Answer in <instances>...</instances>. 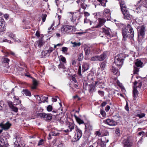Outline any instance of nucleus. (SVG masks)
<instances>
[{
	"mask_svg": "<svg viewBox=\"0 0 147 147\" xmlns=\"http://www.w3.org/2000/svg\"><path fill=\"white\" fill-rule=\"evenodd\" d=\"M145 115V114L144 113H142L141 114H137V116L139 117L140 118H141L143 117H144Z\"/></svg>",
	"mask_w": 147,
	"mask_h": 147,
	"instance_id": "nucleus-50",
	"label": "nucleus"
},
{
	"mask_svg": "<svg viewBox=\"0 0 147 147\" xmlns=\"http://www.w3.org/2000/svg\"><path fill=\"white\" fill-rule=\"evenodd\" d=\"M74 117L76 118V121L79 124L84 123L85 125L86 128H87V125L86 123H84V122L83 120H82L81 119L77 117L75 115H74Z\"/></svg>",
	"mask_w": 147,
	"mask_h": 147,
	"instance_id": "nucleus-19",
	"label": "nucleus"
},
{
	"mask_svg": "<svg viewBox=\"0 0 147 147\" xmlns=\"http://www.w3.org/2000/svg\"><path fill=\"white\" fill-rule=\"evenodd\" d=\"M124 15V18L127 20H130L131 18V15L129 13V11L123 14Z\"/></svg>",
	"mask_w": 147,
	"mask_h": 147,
	"instance_id": "nucleus-23",
	"label": "nucleus"
},
{
	"mask_svg": "<svg viewBox=\"0 0 147 147\" xmlns=\"http://www.w3.org/2000/svg\"><path fill=\"white\" fill-rule=\"evenodd\" d=\"M11 109H12L13 111H14L15 112H17L18 111V108L17 107H15L14 106H13Z\"/></svg>",
	"mask_w": 147,
	"mask_h": 147,
	"instance_id": "nucleus-47",
	"label": "nucleus"
},
{
	"mask_svg": "<svg viewBox=\"0 0 147 147\" xmlns=\"http://www.w3.org/2000/svg\"><path fill=\"white\" fill-rule=\"evenodd\" d=\"M54 50L53 48L52 47H50L49 48V49L47 50V52H48V53L49 54V55Z\"/></svg>",
	"mask_w": 147,
	"mask_h": 147,
	"instance_id": "nucleus-49",
	"label": "nucleus"
},
{
	"mask_svg": "<svg viewBox=\"0 0 147 147\" xmlns=\"http://www.w3.org/2000/svg\"><path fill=\"white\" fill-rule=\"evenodd\" d=\"M11 125L8 122H7V123L5 124L2 123L0 124V126L1 127V128L3 129L4 130H7L8 129Z\"/></svg>",
	"mask_w": 147,
	"mask_h": 147,
	"instance_id": "nucleus-14",
	"label": "nucleus"
},
{
	"mask_svg": "<svg viewBox=\"0 0 147 147\" xmlns=\"http://www.w3.org/2000/svg\"><path fill=\"white\" fill-rule=\"evenodd\" d=\"M134 69L133 70V73L134 74H138V72L139 71V70L140 68L139 67H136L134 66Z\"/></svg>",
	"mask_w": 147,
	"mask_h": 147,
	"instance_id": "nucleus-31",
	"label": "nucleus"
},
{
	"mask_svg": "<svg viewBox=\"0 0 147 147\" xmlns=\"http://www.w3.org/2000/svg\"><path fill=\"white\" fill-rule=\"evenodd\" d=\"M79 69L78 70V74L80 76H82V75L81 74V67L80 65V64L79 65Z\"/></svg>",
	"mask_w": 147,
	"mask_h": 147,
	"instance_id": "nucleus-41",
	"label": "nucleus"
},
{
	"mask_svg": "<svg viewBox=\"0 0 147 147\" xmlns=\"http://www.w3.org/2000/svg\"><path fill=\"white\" fill-rule=\"evenodd\" d=\"M105 13L108 14L109 15H110L111 14L110 10L109 9H105L103 13V15L104 16Z\"/></svg>",
	"mask_w": 147,
	"mask_h": 147,
	"instance_id": "nucleus-36",
	"label": "nucleus"
},
{
	"mask_svg": "<svg viewBox=\"0 0 147 147\" xmlns=\"http://www.w3.org/2000/svg\"><path fill=\"white\" fill-rule=\"evenodd\" d=\"M54 24V22L53 21V23L51 25V26L50 27L48 28V30H49V32L51 31H50V30L52 29V30H53L54 29V28H52V27L53 26Z\"/></svg>",
	"mask_w": 147,
	"mask_h": 147,
	"instance_id": "nucleus-54",
	"label": "nucleus"
},
{
	"mask_svg": "<svg viewBox=\"0 0 147 147\" xmlns=\"http://www.w3.org/2000/svg\"><path fill=\"white\" fill-rule=\"evenodd\" d=\"M104 138H106L105 137H104L102 138V139L103 140ZM109 140L108 139H107V140H104L103 141L101 140V142L100 143L98 144V145L96 147H106V144L104 143V142L105 143H107L108 142Z\"/></svg>",
	"mask_w": 147,
	"mask_h": 147,
	"instance_id": "nucleus-16",
	"label": "nucleus"
},
{
	"mask_svg": "<svg viewBox=\"0 0 147 147\" xmlns=\"http://www.w3.org/2000/svg\"><path fill=\"white\" fill-rule=\"evenodd\" d=\"M138 83V82L136 81L134 83V86L133 88V96L135 98L137 97L138 94V92L136 89L137 88V84Z\"/></svg>",
	"mask_w": 147,
	"mask_h": 147,
	"instance_id": "nucleus-7",
	"label": "nucleus"
},
{
	"mask_svg": "<svg viewBox=\"0 0 147 147\" xmlns=\"http://www.w3.org/2000/svg\"><path fill=\"white\" fill-rule=\"evenodd\" d=\"M107 104V102H104L102 103V104L101 105V106L102 107H104Z\"/></svg>",
	"mask_w": 147,
	"mask_h": 147,
	"instance_id": "nucleus-62",
	"label": "nucleus"
},
{
	"mask_svg": "<svg viewBox=\"0 0 147 147\" xmlns=\"http://www.w3.org/2000/svg\"><path fill=\"white\" fill-rule=\"evenodd\" d=\"M110 108V107L108 105H107L105 108V110L107 112H108Z\"/></svg>",
	"mask_w": 147,
	"mask_h": 147,
	"instance_id": "nucleus-59",
	"label": "nucleus"
},
{
	"mask_svg": "<svg viewBox=\"0 0 147 147\" xmlns=\"http://www.w3.org/2000/svg\"><path fill=\"white\" fill-rule=\"evenodd\" d=\"M68 48L67 47H63L62 48V51L63 52H67V51Z\"/></svg>",
	"mask_w": 147,
	"mask_h": 147,
	"instance_id": "nucleus-53",
	"label": "nucleus"
},
{
	"mask_svg": "<svg viewBox=\"0 0 147 147\" xmlns=\"http://www.w3.org/2000/svg\"><path fill=\"white\" fill-rule=\"evenodd\" d=\"M47 16V15L45 13L42 15V19L43 22H45V21Z\"/></svg>",
	"mask_w": 147,
	"mask_h": 147,
	"instance_id": "nucleus-45",
	"label": "nucleus"
},
{
	"mask_svg": "<svg viewBox=\"0 0 147 147\" xmlns=\"http://www.w3.org/2000/svg\"><path fill=\"white\" fill-rule=\"evenodd\" d=\"M87 6V5L84 3H82L81 4V7L84 9H86Z\"/></svg>",
	"mask_w": 147,
	"mask_h": 147,
	"instance_id": "nucleus-52",
	"label": "nucleus"
},
{
	"mask_svg": "<svg viewBox=\"0 0 147 147\" xmlns=\"http://www.w3.org/2000/svg\"><path fill=\"white\" fill-rule=\"evenodd\" d=\"M43 43L42 40H40L39 41L38 44V47L39 48L42 47L43 45Z\"/></svg>",
	"mask_w": 147,
	"mask_h": 147,
	"instance_id": "nucleus-46",
	"label": "nucleus"
},
{
	"mask_svg": "<svg viewBox=\"0 0 147 147\" xmlns=\"http://www.w3.org/2000/svg\"><path fill=\"white\" fill-rule=\"evenodd\" d=\"M125 109L127 111H129V107L128 106V105L127 102V104L125 105Z\"/></svg>",
	"mask_w": 147,
	"mask_h": 147,
	"instance_id": "nucleus-61",
	"label": "nucleus"
},
{
	"mask_svg": "<svg viewBox=\"0 0 147 147\" xmlns=\"http://www.w3.org/2000/svg\"><path fill=\"white\" fill-rule=\"evenodd\" d=\"M117 84L120 87H122V84L120 83V82L119 81H117Z\"/></svg>",
	"mask_w": 147,
	"mask_h": 147,
	"instance_id": "nucleus-63",
	"label": "nucleus"
},
{
	"mask_svg": "<svg viewBox=\"0 0 147 147\" xmlns=\"http://www.w3.org/2000/svg\"><path fill=\"white\" fill-rule=\"evenodd\" d=\"M47 109L48 111H51L53 109L52 106L51 105H49L47 107Z\"/></svg>",
	"mask_w": 147,
	"mask_h": 147,
	"instance_id": "nucleus-44",
	"label": "nucleus"
},
{
	"mask_svg": "<svg viewBox=\"0 0 147 147\" xmlns=\"http://www.w3.org/2000/svg\"><path fill=\"white\" fill-rule=\"evenodd\" d=\"M98 55H97L92 57L90 59V60L92 61H98Z\"/></svg>",
	"mask_w": 147,
	"mask_h": 147,
	"instance_id": "nucleus-38",
	"label": "nucleus"
},
{
	"mask_svg": "<svg viewBox=\"0 0 147 147\" xmlns=\"http://www.w3.org/2000/svg\"><path fill=\"white\" fill-rule=\"evenodd\" d=\"M119 1V3L120 4V7H122L125 6V2L123 0H118Z\"/></svg>",
	"mask_w": 147,
	"mask_h": 147,
	"instance_id": "nucleus-32",
	"label": "nucleus"
},
{
	"mask_svg": "<svg viewBox=\"0 0 147 147\" xmlns=\"http://www.w3.org/2000/svg\"><path fill=\"white\" fill-rule=\"evenodd\" d=\"M107 62L103 61L100 64V67L102 70H104L106 66Z\"/></svg>",
	"mask_w": 147,
	"mask_h": 147,
	"instance_id": "nucleus-25",
	"label": "nucleus"
},
{
	"mask_svg": "<svg viewBox=\"0 0 147 147\" xmlns=\"http://www.w3.org/2000/svg\"><path fill=\"white\" fill-rule=\"evenodd\" d=\"M8 144L7 139L5 137H0V146L4 147L8 146Z\"/></svg>",
	"mask_w": 147,
	"mask_h": 147,
	"instance_id": "nucleus-6",
	"label": "nucleus"
},
{
	"mask_svg": "<svg viewBox=\"0 0 147 147\" xmlns=\"http://www.w3.org/2000/svg\"><path fill=\"white\" fill-rule=\"evenodd\" d=\"M107 53L104 52L100 55H98V60L99 61H103L107 57Z\"/></svg>",
	"mask_w": 147,
	"mask_h": 147,
	"instance_id": "nucleus-15",
	"label": "nucleus"
},
{
	"mask_svg": "<svg viewBox=\"0 0 147 147\" xmlns=\"http://www.w3.org/2000/svg\"><path fill=\"white\" fill-rule=\"evenodd\" d=\"M98 24L96 26L94 27V28H98L101 27L102 25L104 24V23L106 21L105 19L99 18L98 19Z\"/></svg>",
	"mask_w": 147,
	"mask_h": 147,
	"instance_id": "nucleus-11",
	"label": "nucleus"
},
{
	"mask_svg": "<svg viewBox=\"0 0 147 147\" xmlns=\"http://www.w3.org/2000/svg\"><path fill=\"white\" fill-rule=\"evenodd\" d=\"M122 32L123 40H126L127 38H129L131 40L133 39L134 32L130 25L128 24L126 26L122 28Z\"/></svg>",
	"mask_w": 147,
	"mask_h": 147,
	"instance_id": "nucleus-1",
	"label": "nucleus"
},
{
	"mask_svg": "<svg viewBox=\"0 0 147 147\" xmlns=\"http://www.w3.org/2000/svg\"><path fill=\"white\" fill-rule=\"evenodd\" d=\"M59 60L63 62L64 63H66L65 58L62 55H60V56Z\"/></svg>",
	"mask_w": 147,
	"mask_h": 147,
	"instance_id": "nucleus-35",
	"label": "nucleus"
},
{
	"mask_svg": "<svg viewBox=\"0 0 147 147\" xmlns=\"http://www.w3.org/2000/svg\"><path fill=\"white\" fill-rule=\"evenodd\" d=\"M6 53L8 55L10 54L14 56H15L16 55L15 53L14 52L10 51H9L8 52H7Z\"/></svg>",
	"mask_w": 147,
	"mask_h": 147,
	"instance_id": "nucleus-43",
	"label": "nucleus"
},
{
	"mask_svg": "<svg viewBox=\"0 0 147 147\" xmlns=\"http://www.w3.org/2000/svg\"><path fill=\"white\" fill-rule=\"evenodd\" d=\"M59 133L57 131H53L52 130L49 133V137L48 138V140L51 139L52 138L51 136H57L59 135Z\"/></svg>",
	"mask_w": 147,
	"mask_h": 147,
	"instance_id": "nucleus-12",
	"label": "nucleus"
},
{
	"mask_svg": "<svg viewBox=\"0 0 147 147\" xmlns=\"http://www.w3.org/2000/svg\"><path fill=\"white\" fill-rule=\"evenodd\" d=\"M88 141V138H86V139L84 140L82 142L81 145L82 147H84L85 145L87 144Z\"/></svg>",
	"mask_w": 147,
	"mask_h": 147,
	"instance_id": "nucleus-28",
	"label": "nucleus"
},
{
	"mask_svg": "<svg viewBox=\"0 0 147 147\" xmlns=\"http://www.w3.org/2000/svg\"><path fill=\"white\" fill-rule=\"evenodd\" d=\"M84 58L83 55L82 53H80L78 56V60L79 61H82Z\"/></svg>",
	"mask_w": 147,
	"mask_h": 147,
	"instance_id": "nucleus-37",
	"label": "nucleus"
},
{
	"mask_svg": "<svg viewBox=\"0 0 147 147\" xmlns=\"http://www.w3.org/2000/svg\"><path fill=\"white\" fill-rule=\"evenodd\" d=\"M22 93L26 96H31V92L27 89H24L22 91Z\"/></svg>",
	"mask_w": 147,
	"mask_h": 147,
	"instance_id": "nucleus-22",
	"label": "nucleus"
},
{
	"mask_svg": "<svg viewBox=\"0 0 147 147\" xmlns=\"http://www.w3.org/2000/svg\"><path fill=\"white\" fill-rule=\"evenodd\" d=\"M5 21L4 20L1 18L0 19V32H3L5 30Z\"/></svg>",
	"mask_w": 147,
	"mask_h": 147,
	"instance_id": "nucleus-9",
	"label": "nucleus"
},
{
	"mask_svg": "<svg viewBox=\"0 0 147 147\" xmlns=\"http://www.w3.org/2000/svg\"><path fill=\"white\" fill-rule=\"evenodd\" d=\"M96 89L95 88V86L92 84H90L88 86V91L90 93H92L94 92L95 91Z\"/></svg>",
	"mask_w": 147,
	"mask_h": 147,
	"instance_id": "nucleus-17",
	"label": "nucleus"
},
{
	"mask_svg": "<svg viewBox=\"0 0 147 147\" xmlns=\"http://www.w3.org/2000/svg\"><path fill=\"white\" fill-rule=\"evenodd\" d=\"M145 28L143 26H142L141 27L139 30L140 35L142 36L143 37L145 36Z\"/></svg>",
	"mask_w": 147,
	"mask_h": 147,
	"instance_id": "nucleus-21",
	"label": "nucleus"
},
{
	"mask_svg": "<svg viewBox=\"0 0 147 147\" xmlns=\"http://www.w3.org/2000/svg\"><path fill=\"white\" fill-rule=\"evenodd\" d=\"M111 71L114 74L119 76V74L118 72V69L113 66L111 69Z\"/></svg>",
	"mask_w": 147,
	"mask_h": 147,
	"instance_id": "nucleus-20",
	"label": "nucleus"
},
{
	"mask_svg": "<svg viewBox=\"0 0 147 147\" xmlns=\"http://www.w3.org/2000/svg\"><path fill=\"white\" fill-rule=\"evenodd\" d=\"M71 43L73 45L72 46L74 47L78 46L79 47L81 45V44L80 42L77 43L76 42H73L72 41H71Z\"/></svg>",
	"mask_w": 147,
	"mask_h": 147,
	"instance_id": "nucleus-34",
	"label": "nucleus"
},
{
	"mask_svg": "<svg viewBox=\"0 0 147 147\" xmlns=\"http://www.w3.org/2000/svg\"><path fill=\"white\" fill-rule=\"evenodd\" d=\"M75 129L76 130V133L74 138L76 140H78L82 136V132L76 126Z\"/></svg>",
	"mask_w": 147,
	"mask_h": 147,
	"instance_id": "nucleus-5",
	"label": "nucleus"
},
{
	"mask_svg": "<svg viewBox=\"0 0 147 147\" xmlns=\"http://www.w3.org/2000/svg\"><path fill=\"white\" fill-rule=\"evenodd\" d=\"M75 28L71 26L65 25L63 26L61 28V33L64 34H71L73 32Z\"/></svg>",
	"mask_w": 147,
	"mask_h": 147,
	"instance_id": "nucleus-2",
	"label": "nucleus"
},
{
	"mask_svg": "<svg viewBox=\"0 0 147 147\" xmlns=\"http://www.w3.org/2000/svg\"><path fill=\"white\" fill-rule=\"evenodd\" d=\"M41 54L42 57H45V56L48 55L49 54L48 53V52H47V50H46L44 51H42L41 53Z\"/></svg>",
	"mask_w": 147,
	"mask_h": 147,
	"instance_id": "nucleus-40",
	"label": "nucleus"
},
{
	"mask_svg": "<svg viewBox=\"0 0 147 147\" xmlns=\"http://www.w3.org/2000/svg\"><path fill=\"white\" fill-rule=\"evenodd\" d=\"M33 86H32V89H35L36 88V86L38 85V82L35 79H33Z\"/></svg>",
	"mask_w": 147,
	"mask_h": 147,
	"instance_id": "nucleus-26",
	"label": "nucleus"
},
{
	"mask_svg": "<svg viewBox=\"0 0 147 147\" xmlns=\"http://www.w3.org/2000/svg\"><path fill=\"white\" fill-rule=\"evenodd\" d=\"M9 61V59L7 58H5L4 60V63H8Z\"/></svg>",
	"mask_w": 147,
	"mask_h": 147,
	"instance_id": "nucleus-58",
	"label": "nucleus"
},
{
	"mask_svg": "<svg viewBox=\"0 0 147 147\" xmlns=\"http://www.w3.org/2000/svg\"><path fill=\"white\" fill-rule=\"evenodd\" d=\"M125 58L122 56V54L118 55L115 57L114 59V63L118 66H121L123 64Z\"/></svg>",
	"mask_w": 147,
	"mask_h": 147,
	"instance_id": "nucleus-3",
	"label": "nucleus"
},
{
	"mask_svg": "<svg viewBox=\"0 0 147 147\" xmlns=\"http://www.w3.org/2000/svg\"><path fill=\"white\" fill-rule=\"evenodd\" d=\"M37 115L38 116L44 119L46 121H50L52 118V115L51 114L40 113H38Z\"/></svg>",
	"mask_w": 147,
	"mask_h": 147,
	"instance_id": "nucleus-4",
	"label": "nucleus"
},
{
	"mask_svg": "<svg viewBox=\"0 0 147 147\" xmlns=\"http://www.w3.org/2000/svg\"><path fill=\"white\" fill-rule=\"evenodd\" d=\"M100 114L103 116L104 117L105 116V111L103 110L100 109Z\"/></svg>",
	"mask_w": 147,
	"mask_h": 147,
	"instance_id": "nucleus-51",
	"label": "nucleus"
},
{
	"mask_svg": "<svg viewBox=\"0 0 147 147\" xmlns=\"http://www.w3.org/2000/svg\"><path fill=\"white\" fill-rule=\"evenodd\" d=\"M76 62L75 60H72V64L73 65H74L75 66H76Z\"/></svg>",
	"mask_w": 147,
	"mask_h": 147,
	"instance_id": "nucleus-64",
	"label": "nucleus"
},
{
	"mask_svg": "<svg viewBox=\"0 0 147 147\" xmlns=\"http://www.w3.org/2000/svg\"><path fill=\"white\" fill-rule=\"evenodd\" d=\"M95 134L99 137H102L103 136L99 131H97L95 132Z\"/></svg>",
	"mask_w": 147,
	"mask_h": 147,
	"instance_id": "nucleus-42",
	"label": "nucleus"
},
{
	"mask_svg": "<svg viewBox=\"0 0 147 147\" xmlns=\"http://www.w3.org/2000/svg\"><path fill=\"white\" fill-rule=\"evenodd\" d=\"M103 122L111 126H114L116 125V122L113 119H107L103 121Z\"/></svg>",
	"mask_w": 147,
	"mask_h": 147,
	"instance_id": "nucleus-10",
	"label": "nucleus"
},
{
	"mask_svg": "<svg viewBox=\"0 0 147 147\" xmlns=\"http://www.w3.org/2000/svg\"><path fill=\"white\" fill-rule=\"evenodd\" d=\"M84 51L86 55H88L90 53V50L89 48H85Z\"/></svg>",
	"mask_w": 147,
	"mask_h": 147,
	"instance_id": "nucleus-39",
	"label": "nucleus"
},
{
	"mask_svg": "<svg viewBox=\"0 0 147 147\" xmlns=\"http://www.w3.org/2000/svg\"><path fill=\"white\" fill-rule=\"evenodd\" d=\"M43 140H41L39 141L38 144V145L40 146V145H42L43 144Z\"/></svg>",
	"mask_w": 147,
	"mask_h": 147,
	"instance_id": "nucleus-56",
	"label": "nucleus"
},
{
	"mask_svg": "<svg viewBox=\"0 0 147 147\" xmlns=\"http://www.w3.org/2000/svg\"><path fill=\"white\" fill-rule=\"evenodd\" d=\"M89 64L86 62H83L82 67V72H84L85 71L88 70L89 69Z\"/></svg>",
	"mask_w": 147,
	"mask_h": 147,
	"instance_id": "nucleus-18",
	"label": "nucleus"
},
{
	"mask_svg": "<svg viewBox=\"0 0 147 147\" xmlns=\"http://www.w3.org/2000/svg\"><path fill=\"white\" fill-rule=\"evenodd\" d=\"M123 143L124 145V147H131V144L130 142L129 138L124 139L123 141Z\"/></svg>",
	"mask_w": 147,
	"mask_h": 147,
	"instance_id": "nucleus-13",
	"label": "nucleus"
},
{
	"mask_svg": "<svg viewBox=\"0 0 147 147\" xmlns=\"http://www.w3.org/2000/svg\"><path fill=\"white\" fill-rule=\"evenodd\" d=\"M58 67L59 69H63V70L65 71V70L66 69V67H65L64 63H62L61 62H60V64L58 65Z\"/></svg>",
	"mask_w": 147,
	"mask_h": 147,
	"instance_id": "nucleus-27",
	"label": "nucleus"
},
{
	"mask_svg": "<svg viewBox=\"0 0 147 147\" xmlns=\"http://www.w3.org/2000/svg\"><path fill=\"white\" fill-rule=\"evenodd\" d=\"M121 9L123 14L129 11L126 6L121 8Z\"/></svg>",
	"mask_w": 147,
	"mask_h": 147,
	"instance_id": "nucleus-29",
	"label": "nucleus"
},
{
	"mask_svg": "<svg viewBox=\"0 0 147 147\" xmlns=\"http://www.w3.org/2000/svg\"><path fill=\"white\" fill-rule=\"evenodd\" d=\"M8 105L10 108H11L13 106H14L13 104V103H12V102H11L9 101V102H8Z\"/></svg>",
	"mask_w": 147,
	"mask_h": 147,
	"instance_id": "nucleus-55",
	"label": "nucleus"
},
{
	"mask_svg": "<svg viewBox=\"0 0 147 147\" xmlns=\"http://www.w3.org/2000/svg\"><path fill=\"white\" fill-rule=\"evenodd\" d=\"M17 138H16V140L14 144L16 147H19L20 146V142H18V141H17Z\"/></svg>",
	"mask_w": 147,
	"mask_h": 147,
	"instance_id": "nucleus-48",
	"label": "nucleus"
},
{
	"mask_svg": "<svg viewBox=\"0 0 147 147\" xmlns=\"http://www.w3.org/2000/svg\"><path fill=\"white\" fill-rule=\"evenodd\" d=\"M58 147H66L65 145L63 143H61L58 145Z\"/></svg>",
	"mask_w": 147,
	"mask_h": 147,
	"instance_id": "nucleus-57",
	"label": "nucleus"
},
{
	"mask_svg": "<svg viewBox=\"0 0 147 147\" xmlns=\"http://www.w3.org/2000/svg\"><path fill=\"white\" fill-rule=\"evenodd\" d=\"M98 94L100 95H101L102 96H103L104 95V92L103 91H100V90H99L98 91Z\"/></svg>",
	"mask_w": 147,
	"mask_h": 147,
	"instance_id": "nucleus-60",
	"label": "nucleus"
},
{
	"mask_svg": "<svg viewBox=\"0 0 147 147\" xmlns=\"http://www.w3.org/2000/svg\"><path fill=\"white\" fill-rule=\"evenodd\" d=\"M6 34L8 35L9 37L12 38L14 40H15V35L11 33H9V32H7Z\"/></svg>",
	"mask_w": 147,
	"mask_h": 147,
	"instance_id": "nucleus-30",
	"label": "nucleus"
},
{
	"mask_svg": "<svg viewBox=\"0 0 147 147\" xmlns=\"http://www.w3.org/2000/svg\"><path fill=\"white\" fill-rule=\"evenodd\" d=\"M142 65V63L140 61H139L135 62V65L134 66L139 67H141Z\"/></svg>",
	"mask_w": 147,
	"mask_h": 147,
	"instance_id": "nucleus-33",
	"label": "nucleus"
},
{
	"mask_svg": "<svg viewBox=\"0 0 147 147\" xmlns=\"http://www.w3.org/2000/svg\"><path fill=\"white\" fill-rule=\"evenodd\" d=\"M101 30L102 32L104 33L106 35L109 37H111L112 36L111 34V29L109 28H102L101 29Z\"/></svg>",
	"mask_w": 147,
	"mask_h": 147,
	"instance_id": "nucleus-8",
	"label": "nucleus"
},
{
	"mask_svg": "<svg viewBox=\"0 0 147 147\" xmlns=\"http://www.w3.org/2000/svg\"><path fill=\"white\" fill-rule=\"evenodd\" d=\"M68 127L69 130L71 131L72 130L74 129L75 128V124L73 123L69 122L68 124Z\"/></svg>",
	"mask_w": 147,
	"mask_h": 147,
	"instance_id": "nucleus-24",
	"label": "nucleus"
}]
</instances>
